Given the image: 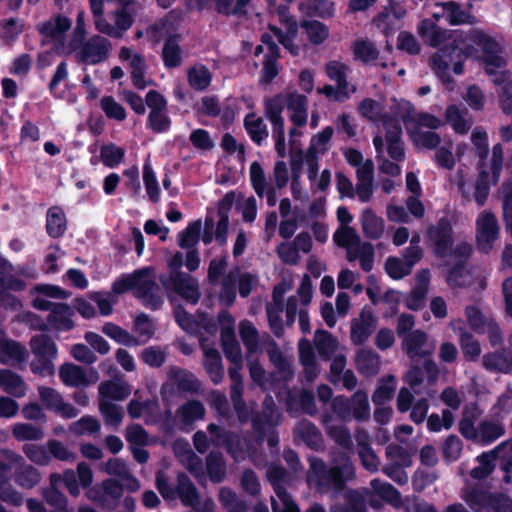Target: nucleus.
Wrapping results in <instances>:
<instances>
[{
	"label": "nucleus",
	"mask_w": 512,
	"mask_h": 512,
	"mask_svg": "<svg viewBox=\"0 0 512 512\" xmlns=\"http://www.w3.org/2000/svg\"><path fill=\"white\" fill-rule=\"evenodd\" d=\"M418 33L425 43L431 47H439L431 57V68L443 81L450 79L448 71L451 64L453 72L456 75H461L464 72V62L467 59L479 58L478 49L474 45L482 51L480 59L484 64L486 74L495 75L494 82L496 84H502L508 79V72L504 71L500 75L496 72L497 69L506 65L505 59L500 55L502 52L500 44L483 30H471L468 35L471 43H467L460 36L453 38L451 31L442 29L437 24L425 19L419 24Z\"/></svg>",
	"instance_id": "nucleus-1"
},
{
	"label": "nucleus",
	"mask_w": 512,
	"mask_h": 512,
	"mask_svg": "<svg viewBox=\"0 0 512 512\" xmlns=\"http://www.w3.org/2000/svg\"><path fill=\"white\" fill-rule=\"evenodd\" d=\"M153 272L152 267H143L131 274H121L113 282L112 291L119 295L133 291L134 297L140 300L145 308L159 310L164 300Z\"/></svg>",
	"instance_id": "nucleus-2"
},
{
	"label": "nucleus",
	"mask_w": 512,
	"mask_h": 512,
	"mask_svg": "<svg viewBox=\"0 0 512 512\" xmlns=\"http://www.w3.org/2000/svg\"><path fill=\"white\" fill-rule=\"evenodd\" d=\"M355 479L354 466L345 462L329 467L322 459L313 458L310 461L309 482H313L319 491L334 490L341 492L347 482Z\"/></svg>",
	"instance_id": "nucleus-3"
},
{
	"label": "nucleus",
	"mask_w": 512,
	"mask_h": 512,
	"mask_svg": "<svg viewBox=\"0 0 512 512\" xmlns=\"http://www.w3.org/2000/svg\"><path fill=\"white\" fill-rule=\"evenodd\" d=\"M184 264L183 254L177 251L168 261V274H160L158 280L165 290H172L187 303L195 305L199 302V285L192 276L181 271Z\"/></svg>",
	"instance_id": "nucleus-4"
},
{
	"label": "nucleus",
	"mask_w": 512,
	"mask_h": 512,
	"mask_svg": "<svg viewBox=\"0 0 512 512\" xmlns=\"http://www.w3.org/2000/svg\"><path fill=\"white\" fill-rule=\"evenodd\" d=\"M425 242L435 257H448L455 243L452 220L448 216H442L436 223L429 224Z\"/></svg>",
	"instance_id": "nucleus-5"
},
{
	"label": "nucleus",
	"mask_w": 512,
	"mask_h": 512,
	"mask_svg": "<svg viewBox=\"0 0 512 512\" xmlns=\"http://www.w3.org/2000/svg\"><path fill=\"white\" fill-rule=\"evenodd\" d=\"M466 502L474 512H509L512 508V498L507 494L479 488L471 489Z\"/></svg>",
	"instance_id": "nucleus-6"
},
{
	"label": "nucleus",
	"mask_w": 512,
	"mask_h": 512,
	"mask_svg": "<svg viewBox=\"0 0 512 512\" xmlns=\"http://www.w3.org/2000/svg\"><path fill=\"white\" fill-rule=\"evenodd\" d=\"M476 244L479 252L488 254L494 242L499 237V226L496 216L492 212L484 211L476 222Z\"/></svg>",
	"instance_id": "nucleus-7"
},
{
	"label": "nucleus",
	"mask_w": 512,
	"mask_h": 512,
	"mask_svg": "<svg viewBox=\"0 0 512 512\" xmlns=\"http://www.w3.org/2000/svg\"><path fill=\"white\" fill-rule=\"evenodd\" d=\"M111 48V42L107 38L94 35L82 44L77 57L82 63L97 65L109 57Z\"/></svg>",
	"instance_id": "nucleus-8"
},
{
	"label": "nucleus",
	"mask_w": 512,
	"mask_h": 512,
	"mask_svg": "<svg viewBox=\"0 0 512 512\" xmlns=\"http://www.w3.org/2000/svg\"><path fill=\"white\" fill-rule=\"evenodd\" d=\"M74 309L67 303L58 302L55 308L47 316V324L40 326L41 331H49L50 328L57 332H68L75 328L73 316Z\"/></svg>",
	"instance_id": "nucleus-9"
},
{
	"label": "nucleus",
	"mask_w": 512,
	"mask_h": 512,
	"mask_svg": "<svg viewBox=\"0 0 512 512\" xmlns=\"http://www.w3.org/2000/svg\"><path fill=\"white\" fill-rule=\"evenodd\" d=\"M428 334L416 329L402 339V349L411 361L421 358H428L433 354V347L427 346Z\"/></svg>",
	"instance_id": "nucleus-10"
},
{
	"label": "nucleus",
	"mask_w": 512,
	"mask_h": 512,
	"mask_svg": "<svg viewBox=\"0 0 512 512\" xmlns=\"http://www.w3.org/2000/svg\"><path fill=\"white\" fill-rule=\"evenodd\" d=\"M176 491L183 506L192 507L194 509L200 506L201 498L199 492L185 472L181 471L177 474Z\"/></svg>",
	"instance_id": "nucleus-11"
},
{
	"label": "nucleus",
	"mask_w": 512,
	"mask_h": 512,
	"mask_svg": "<svg viewBox=\"0 0 512 512\" xmlns=\"http://www.w3.org/2000/svg\"><path fill=\"white\" fill-rule=\"evenodd\" d=\"M374 323V314L371 311L363 310L359 320L351 323L350 338L353 344H364L372 334Z\"/></svg>",
	"instance_id": "nucleus-12"
},
{
	"label": "nucleus",
	"mask_w": 512,
	"mask_h": 512,
	"mask_svg": "<svg viewBox=\"0 0 512 512\" xmlns=\"http://www.w3.org/2000/svg\"><path fill=\"white\" fill-rule=\"evenodd\" d=\"M468 114L467 108L461 110L456 104H451L445 110V120L455 133L465 135L473 125L472 117L466 118Z\"/></svg>",
	"instance_id": "nucleus-13"
},
{
	"label": "nucleus",
	"mask_w": 512,
	"mask_h": 512,
	"mask_svg": "<svg viewBox=\"0 0 512 512\" xmlns=\"http://www.w3.org/2000/svg\"><path fill=\"white\" fill-rule=\"evenodd\" d=\"M506 444V442H502L493 450L480 454L477 457L479 465L471 469L470 476L475 480L486 479L494 471L497 454L504 449Z\"/></svg>",
	"instance_id": "nucleus-14"
},
{
	"label": "nucleus",
	"mask_w": 512,
	"mask_h": 512,
	"mask_svg": "<svg viewBox=\"0 0 512 512\" xmlns=\"http://www.w3.org/2000/svg\"><path fill=\"white\" fill-rule=\"evenodd\" d=\"M46 233L50 238H61L67 230V218L60 206H51L46 213Z\"/></svg>",
	"instance_id": "nucleus-15"
},
{
	"label": "nucleus",
	"mask_w": 512,
	"mask_h": 512,
	"mask_svg": "<svg viewBox=\"0 0 512 512\" xmlns=\"http://www.w3.org/2000/svg\"><path fill=\"white\" fill-rule=\"evenodd\" d=\"M167 374L169 379L174 381L180 392H198L200 382L192 372L178 366H170Z\"/></svg>",
	"instance_id": "nucleus-16"
},
{
	"label": "nucleus",
	"mask_w": 512,
	"mask_h": 512,
	"mask_svg": "<svg viewBox=\"0 0 512 512\" xmlns=\"http://www.w3.org/2000/svg\"><path fill=\"white\" fill-rule=\"evenodd\" d=\"M205 467L212 483L218 484L225 480L227 466L221 451L211 450L206 456Z\"/></svg>",
	"instance_id": "nucleus-17"
},
{
	"label": "nucleus",
	"mask_w": 512,
	"mask_h": 512,
	"mask_svg": "<svg viewBox=\"0 0 512 512\" xmlns=\"http://www.w3.org/2000/svg\"><path fill=\"white\" fill-rule=\"evenodd\" d=\"M59 377L63 384L69 387H87L90 384L85 370L73 363L61 365Z\"/></svg>",
	"instance_id": "nucleus-18"
},
{
	"label": "nucleus",
	"mask_w": 512,
	"mask_h": 512,
	"mask_svg": "<svg viewBox=\"0 0 512 512\" xmlns=\"http://www.w3.org/2000/svg\"><path fill=\"white\" fill-rule=\"evenodd\" d=\"M0 387L8 395L17 398L26 394V383L23 378L10 369L0 370Z\"/></svg>",
	"instance_id": "nucleus-19"
},
{
	"label": "nucleus",
	"mask_w": 512,
	"mask_h": 512,
	"mask_svg": "<svg viewBox=\"0 0 512 512\" xmlns=\"http://www.w3.org/2000/svg\"><path fill=\"white\" fill-rule=\"evenodd\" d=\"M239 268L236 267L226 273L221 281V287L218 294L219 302L225 307H230L234 304L237 297V278Z\"/></svg>",
	"instance_id": "nucleus-20"
},
{
	"label": "nucleus",
	"mask_w": 512,
	"mask_h": 512,
	"mask_svg": "<svg viewBox=\"0 0 512 512\" xmlns=\"http://www.w3.org/2000/svg\"><path fill=\"white\" fill-rule=\"evenodd\" d=\"M361 225L365 238L380 239L384 233V220L378 217L371 208H366L361 215Z\"/></svg>",
	"instance_id": "nucleus-21"
},
{
	"label": "nucleus",
	"mask_w": 512,
	"mask_h": 512,
	"mask_svg": "<svg viewBox=\"0 0 512 512\" xmlns=\"http://www.w3.org/2000/svg\"><path fill=\"white\" fill-rule=\"evenodd\" d=\"M102 492L104 494V510L113 511L119 504L124 494L123 484L114 478H107L102 481Z\"/></svg>",
	"instance_id": "nucleus-22"
},
{
	"label": "nucleus",
	"mask_w": 512,
	"mask_h": 512,
	"mask_svg": "<svg viewBox=\"0 0 512 512\" xmlns=\"http://www.w3.org/2000/svg\"><path fill=\"white\" fill-rule=\"evenodd\" d=\"M30 348L35 357H50L56 359L58 348L54 340L47 334H36L30 339Z\"/></svg>",
	"instance_id": "nucleus-23"
},
{
	"label": "nucleus",
	"mask_w": 512,
	"mask_h": 512,
	"mask_svg": "<svg viewBox=\"0 0 512 512\" xmlns=\"http://www.w3.org/2000/svg\"><path fill=\"white\" fill-rule=\"evenodd\" d=\"M71 20L63 15H57L54 22L46 21L39 28L41 35L53 40H63L65 33L71 28Z\"/></svg>",
	"instance_id": "nucleus-24"
},
{
	"label": "nucleus",
	"mask_w": 512,
	"mask_h": 512,
	"mask_svg": "<svg viewBox=\"0 0 512 512\" xmlns=\"http://www.w3.org/2000/svg\"><path fill=\"white\" fill-rule=\"evenodd\" d=\"M162 61L167 69L177 68L182 63V50L177 35H169L162 48Z\"/></svg>",
	"instance_id": "nucleus-25"
},
{
	"label": "nucleus",
	"mask_w": 512,
	"mask_h": 512,
	"mask_svg": "<svg viewBox=\"0 0 512 512\" xmlns=\"http://www.w3.org/2000/svg\"><path fill=\"white\" fill-rule=\"evenodd\" d=\"M379 355L373 350H360L355 358L357 371L364 376H373L379 371Z\"/></svg>",
	"instance_id": "nucleus-26"
},
{
	"label": "nucleus",
	"mask_w": 512,
	"mask_h": 512,
	"mask_svg": "<svg viewBox=\"0 0 512 512\" xmlns=\"http://www.w3.org/2000/svg\"><path fill=\"white\" fill-rule=\"evenodd\" d=\"M102 332L116 343L127 347L143 345L138 337L131 335L127 330L112 322L105 323Z\"/></svg>",
	"instance_id": "nucleus-27"
},
{
	"label": "nucleus",
	"mask_w": 512,
	"mask_h": 512,
	"mask_svg": "<svg viewBox=\"0 0 512 512\" xmlns=\"http://www.w3.org/2000/svg\"><path fill=\"white\" fill-rule=\"evenodd\" d=\"M244 128L250 139L256 144L261 145L263 140L268 137V129L261 117L255 113H248L244 118Z\"/></svg>",
	"instance_id": "nucleus-28"
},
{
	"label": "nucleus",
	"mask_w": 512,
	"mask_h": 512,
	"mask_svg": "<svg viewBox=\"0 0 512 512\" xmlns=\"http://www.w3.org/2000/svg\"><path fill=\"white\" fill-rule=\"evenodd\" d=\"M300 26L307 35L309 42L313 45H321L329 37L328 26L318 20H303Z\"/></svg>",
	"instance_id": "nucleus-29"
},
{
	"label": "nucleus",
	"mask_w": 512,
	"mask_h": 512,
	"mask_svg": "<svg viewBox=\"0 0 512 512\" xmlns=\"http://www.w3.org/2000/svg\"><path fill=\"white\" fill-rule=\"evenodd\" d=\"M204 366L214 384H219L224 377L222 358L218 350L210 348L205 351Z\"/></svg>",
	"instance_id": "nucleus-30"
},
{
	"label": "nucleus",
	"mask_w": 512,
	"mask_h": 512,
	"mask_svg": "<svg viewBox=\"0 0 512 512\" xmlns=\"http://www.w3.org/2000/svg\"><path fill=\"white\" fill-rule=\"evenodd\" d=\"M187 79L189 86L195 91L206 90L212 81V73L203 64L193 66L187 71Z\"/></svg>",
	"instance_id": "nucleus-31"
},
{
	"label": "nucleus",
	"mask_w": 512,
	"mask_h": 512,
	"mask_svg": "<svg viewBox=\"0 0 512 512\" xmlns=\"http://www.w3.org/2000/svg\"><path fill=\"white\" fill-rule=\"evenodd\" d=\"M505 434L502 423L493 420H482L479 423V442L481 445H490Z\"/></svg>",
	"instance_id": "nucleus-32"
},
{
	"label": "nucleus",
	"mask_w": 512,
	"mask_h": 512,
	"mask_svg": "<svg viewBox=\"0 0 512 512\" xmlns=\"http://www.w3.org/2000/svg\"><path fill=\"white\" fill-rule=\"evenodd\" d=\"M352 51L354 58L364 64L376 61L379 58V50L376 45L368 39H357L353 42Z\"/></svg>",
	"instance_id": "nucleus-33"
},
{
	"label": "nucleus",
	"mask_w": 512,
	"mask_h": 512,
	"mask_svg": "<svg viewBox=\"0 0 512 512\" xmlns=\"http://www.w3.org/2000/svg\"><path fill=\"white\" fill-rule=\"evenodd\" d=\"M396 389V378L393 375L383 377L372 394V402L381 406L393 398Z\"/></svg>",
	"instance_id": "nucleus-34"
},
{
	"label": "nucleus",
	"mask_w": 512,
	"mask_h": 512,
	"mask_svg": "<svg viewBox=\"0 0 512 512\" xmlns=\"http://www.w3.org/2000/svg\"><path fill=\"white\" fill-rule=\"evenodd\" d=\"M483 367L490 372L508 374L511 372L510 360L501 352H488L482 357Z\"/></svg>",
	"instance_id": "nucleus-35"
},
{
	"label": "nucleus",
	"mask_w": 512,
	"mask_h": 512,
	"mask_svg": "<svg viewBox=\"0 0 512 512\" xmlns=\"http://www.w3.org/2000/svg\"><path fill=\"white\" fill-rule=\"evenodd\" d=\"M131 393L126 383L115 381H105L99 385V394L102 398L121 401L126 399Z\"/></svg>",
	"instance_id": "nucleus-36"
},
{
	"label": "nucleus",
	"mask_w": 512,
	"mask_h": 512,
	"mask_svg": "<svg viewBox=\"0 0 512 512\" xmlns=\"http://www.w3.org/2000/svg\"><path fill=\"white\" fill-rule=\"evenodd\" d=\"M202 222L200 219L190 222L178 233V245L182 249L194 248L201 236Z\"/></svg>",
	"instance_id": "nucleus-37"
},
{
	"label": "nucleus",
	"mask_w": 512,
	"mask_h": 512,
	"mask_svg": "<svg viewBox=\"0 0 512 512\" xmlns=\"http://www.w3.org/2000/svg\"><path fill=\"white\" fill-rule=\"evenodd\" d=\"M315 347L321 359L330 360L337 348V341L330 332L317 330L315 335Z\"/></svg>",
	"instance_id": "nucleus-38"
},
{
	"label": "nucleus",
	"mask_w": 512,
	"mask_h": 512,
	"mask_svg": "<svg viewBox=\"0 0 512 512\" xmlns=\"http://www.w3.org/2000/svg\"><path fill=\"white\" fill-rule=\"evenodd\" d=\"M375 493L387 503L398 506L401 503V493L392 484L373 479L370 483Z\"/></svg>",
	"instance_id": "nucleus-39"
},
{
	"label": "nucleus",
	"mask_w": 512,
	"mask_h": 512,
	"mask_svg": "<svg viewBox=\"0 0 512 512\" xmlns=\"http://www.w3.org/2000/svg\"><path fill=\"white\" fill-rule=\"evenodd\" d=\"M402 121L406 125L407 131H409V124L413 123L417 127H427L429 129L436 130L442 125L441 120L433 114L427 112H419L416 115H411L407 112L402 116Z\"/></svg>",
	"instance_id": "nucleus-40"
},
{
	"label": "nucleus",
	"mask_w": 512,
	"mask_h": 512,
	"mask_svg": "<svg viewBox=\"0 0 512 512\" xmlns=\"http://www.w3.org/2000/svg\"><path fill=\"white\" fill-rule=\"evenodd\" d=\"M125 149L114 143L103 144L100 148V159L104 166L115 168L125 157Z\"/></svg>",
	"instance_id": "nucleus-41"
},
{
	"label": "nucleus",
	"mask_w": 512,
	"mask_h": 512,
	"mask_svg": "<svg viewBox=\"0 0 512 512\" xmlns=\"http://www.w3.org/2000/svg\"><path fill=\"white\" fill-rule=\"evenodd\" d=\"M221 341L222 349L227 360H229L232 364L242 362L241 348L237 339L235 338L233 330L222 331Z\"/></svg>",
	"instance_id": "nucleus-42"
},
{
	"label": "nucleus",
	"mask_w": 512,
	"mask_h": 512,
	"mask_svg": "<svg viewBox=\"0 0 512 512\" xmlns=\"http://www.w3.org/2000/svg\"><path fill=\"white\" fill-rule=\"evenodd\" d=\"M352 405V418L357 421H365L370 417V405L368 395L363 390H357L351 397Z\"/></svg>",
	"instance_id": "nucleus-43"
},
{
	"label": "nucleus",
	"mask_w": 512,
	"mask_h": 512,
	"mask_svg": "<svg viewBox=\"0 0 512 512\" xmlns=\"http://www.w3.org/2000/svg\"><path fill=\"white\" fill-rule=\"evenodd\" d=\"M178 414L184 424H191L196 420H200L205 415L204 405L198 400H191L183 404Z\"/></svg>",
	"instance_id": "nucleus-44"
},
{
	"label": "nucleus",
	"mask_w": 512,
	"mask_h": 512,
	"mask_svg": "<svg viewBox=\"0 0 512 512\" xmlns=\"http://www.w3.org/2000/svg\"><path fill=\"white\" fill-rule=\"evenodd\" d=\"M129 65L133 85L139 90L145 89L147 83L145 81L146 63L144 57L138 53L134 54Z\"/></svg>",
	"instance_id": "nucleus-45"
},
{
	"label": "nucleus",
	"mask_w": 512,
	"mask_h": 512,
	"mask_svg": "<svg viewBox=\"0 0 512 512\" xmlns=\"http://www.w3.org/2000/svg\"><path fill=\"white\" fill-rule=\"evenodd\" d=\"M325 71L330 80L335 81L341 91L348 89L347 66L339 61H330Z\"/></svg>",
	"instance_id": "nucleus-46"
},
{
	"label": "nucleus",
	"mask_w": 512,
	"mask_h": 512,
	"mask_svg": "<svg viewBox=\"0 0 512 512\" xmlns=\"http://www.w3.org/2000/svg\"><path fill=\"white\" fill-rule=\"evenodd\" d=\"M12 434L18 441H38L44 437V432L40 427L29 423L15 424Z\"/></svg>",
	"instance_id": "nucleus-47"
},
{
	"label": "nucleus",
	"mask_w": 512,
	"mask_h": 512,
	"mask_svg": "<svg viewBox=\"0 0 512 512\" xmlns=\"http://www.w3.org/2000/svg\"><path fill=\"white\" fill-rule=\"evenodd\" d=\"M240 338L249 352H255L258 348L259 333L249 321H243L239 326Z\"/></svg>",
	"instance_id": "nucleus-48"
},
{
	"label": "nucleus",
	"mask_w": 512,
	"mask_h": 512,
	"mask_svg": "<svg viewBox=\"0 0 512 512\" xmlns=\"http://www.w3.org/2000/svg\"><path fill=\"white\" fill-rule=\"evenodd\" d=\"M143 181L150 201L152 203H158L160 188L155 172L149 163H145L143 166Z\"/></svg>",
	"instance_id": "nucleus-49"
},
{
	"label": "nucleus",
	"mask_w": 512,
	"mask_h": 512,
	"mask_svg": "<svg viewBox=\"0 0 512 512\" xmlns=\"http://www.w3.org/2000/svg\"><path fill=\"white\" fill-rule=\"evenodd\" d=\"M100 106L109 119L124 121L127 117L125 108L118 103L113 96H103L100 101Z\"/></svg>",
	"instance_id": "nucleus-50"
},
{
	"label": "nucleus",
	"mask_w": 512,
	"mask_h": 512,
	"mask_svg": "<svg viewBox=\"0 0 512 512\" xmlns=\"http://www.w3.org/2000/svg\"><path fill=\"white\" fill-rule=\"evenodd\" d=\"M444 10L447 12V18L451 25H462L471 23L472 15L464 11L460 4L449 1L443 4Z\"/></svg>",
	"instance_id": "nucleus-51"
},
{
	"label": "nucleus",
	"mask_w": 512,
	"mask_h": 512,
	"mask_svg": "<svg viewBox=\"0 0 512 512\" xmlns=\"http://www.w3.org/2000/svg\"><path fill=\"white\" fill-rule=\"evenodd\" d=\"M408 133L415 145L422 146L426 149H436L441 143V137L435 131L419 132L409 130Z\"/></svg>",
	"instance_id": "nucleus-52"
},
{
	"label": "nucleus",
	"mask_w": 512,
	"mask_h": 512,
	"mask_svg": "<svg viewBox=\"0 0 512 512\" xmlns=\"http://www.w3.org/2000/svg\"><path fill=\"white\" fill-rule=\"evenodd\" d=\"M22 451L31 462L37 465L45 466L50 463V454L44 445L25 444Z\"/></svg>",
	"instance_id": "nucleus-53"
},
{
	"label": "nucleus",
	"mask_w": 512,
	"mask_h": 512,
	"mask_svg": "<svg viewBox=\"0 0 512 512\" xmlns=\"http://www.w3.org/2000/svg\"><path fill=\"white\" fill-rule=\"evenodd\" d=\"M300 436L307 446L317 449L322 443V435L315 424L304 421L300 425Z\"/></svg>",
	"instance_id": "nucleus-54"
},
{
	"label": "nucleus",
	"mask_w": 512,
	"mask_h": 512,
	"mask_svg": "<svg viewBox=\"0 0 512 512\" xmlns=\"http://www.w3.org/2000/svg\"><path fill=\"white\" fill-rule=\"evenodd\" d=\"M133 326L138 336L144 338L140 339L143 344L148 342L155 334L156 328L146 313L137 315L134 319Z\"/></svg>",
	"instance_id": "nucleus-55"
},
{
	"label": "nucleus",
	"mask_w": 512,
	"mask_h": 512,
	"mask_svg": "<svg viewBox=\"0 0 512 512\" xmlns=\"http://www.w3.org/2000/svg\"><path fill=\"white\" fill-rule=\"evenodd\" d=\"M463 448L462 440L455 434L449 435L443 442L442 455L448 462L459 459Z\"/></svg>",
	"instance_id": "nucleus-56"
},
{
	"label": "nucleus",
	"mask_w": 512,
	"mask_h": 512,
	"mask_svg": "<svg viewBox=\"0 0 512 512\" xmlns=\"http://www.w3.org/2000/svg\"><path fill=\"white\" fill-rule=\"evenodd\" d=\"M99 409L107 425L118 427L121 424L123 419L121 407L109 401H101Z\"/></svg>",
	"instance_id": "nucleus-57"
},
{
	"label": "nucleus",
	"mask_w": 512,
	"mask_h": 512,
	"mask_svg": "<svg viewBox=\"0 0 512 512\" xmlns=\"http://www.w3.org/2000/svg\"><path fill=\"white\" fill-rule=\"evenodd\" d=\"M358 454L364 468L371 472L378 470L379 458L368 442H358Z\"/></svg>",
	"instance_id": "nucleus-58"
},
{
	"label": "nucleus",
	"mask_w": 512,
	"mask_h": 512,
	"mask_svg": "<svg viewBox=\"0 0 512 512\" xmlns=\"http://www.w3.org/2000/svg\"><path fill=\"white\" fill-rule=\"evenodd\" d=\"M459 345L466 361L474 362L481 354V346L479 341L472 335H464L463 339H459Z\"/></svg>",
	"instance_id": "nucleus-59"
},
{
	"label": "nucleus",
	"mask_w": 512,
	"mask_h": 512,
	"mask_svg": "<svg viewBox=\"0 0 512 512\" xmlns=\"http://www.w3.org/2000/svg\"><path fill=\"white\" fill-rule=\"evenodd\" d=\"M40 480L41 475L39 471L31 465L24 467L21 471L16 472L15 474V482L25 489L35 487Z\"/></svg>",
	"instance_id": "nucleus-60"
},
{
	"label": "nucleus",
	"mask_w": 512,
	"mask_h": 512,
	"mask_svg": "<svg viewBox=\"0 0 512 512\" xmlns=\"http://www.w3.org/2000/svg\"><path fill=\"white\" fill-rule=\"evenodd\" d=\"M333 241L341 248H350L353 245H358L360 238L353 227L344 226L335 231Z\"/></svg>",
	"instance_id": "nucleus-61"
},
{
	"label": "nucleus",
	"mask_w": 512,
	"mask_h": 512,
	"mask_svg": "<svg viewBox=\"0 0 512 512\" xmlns=\"http://www.w3.org/2000/svg\"><path fill=\"white\" fill-rule=\"evenodd\" d=\"M100 428L101 425L98 419L90 415L81 417L70 426L71 432L76 435L94 434L99 432Z\"/></svg>",
	"instance_id": "nucleus-62"
},
{
	"label": "nucleus",
	"mask_w": 512,
	"mask_h": 512,
	"mask_svg": "<svg viewBox=\"0 0 512 512\" xmlns=\"http://www.w3.org/2000/svg\"><path fill=\"white\" fill-rule=\"evenodd\" d=\"M385 271L390 278L399 280L409 275L412 269L403 260L390 256L385 261Z\"/></svg>",
	"instance_id": "nucleus-63"
},
{
	"label": "nucleus",
	"mask_w": 512,
	"mask_h": 512,
	"mask_svg": "<svg viewBox=\"0 0 512 512\" xmlns=\"http://www.w3.org/2000/svg\"><path fill=\"white\" fill-rule=\"evenodd\" d=\"M207 431L210 434V441L216 447H225L231 444L232 436L234 432L225 429L215 423H210L207 426Z\"/></svg>",
	"instance_id": "nucleus-64"
}]
</instances>
